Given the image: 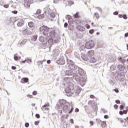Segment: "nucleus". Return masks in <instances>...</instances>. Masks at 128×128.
<instances>
[{"mask_svg":"<svg viewBox=\"0 0 128 128\" xmlns=\"http://www.w3.org/2000/svg\"><path fill=\"white\" fill-rule=\"evenodd\" d=\"M73 80L80 84L81 86H84L86 82V76L79 75L78 72H76L73 74Z\"/></svg>","mask_w":128,"mask_h":128,"instance_id":"1","label":"nucleus"},{"mask_svg":"<svg viewBox=\"0 0 128 128\" xmlns=\"http://www.w3.org/2000/svg\"><path fill=\"white\" fill-rule=\"evenodd\" d=\"M59 104L62 106H63L62 110L64 112H68L70 108H68V104L66 100H59Z\"/></svg>","mask_w":128,"mask_h":128,"instance_id":"2","label":"nucleus"},{"mask_svg":"<svg viewBox=\"0 0 128 128\" xmlns=\"http://www.w3.org/2000/svg\"><path fill=\"white\" fill-rule=\"evenodd\" d=\"M67 64L69 68L72 70H76L78 68V66L76 65L74 62L70 60L67 59Z\"/></svg>","mask_w":128,"mask_h":128,"instance_id":"3","label":"nucleus"},{"mask_svg":"<svg viewBox=\"0 0 128 128\" xmlns=\"http://www.w3.org/2000/svg\"><path fill=\"white\" fill-rule=\"evenodd\" d=\"M48 30H50V28L46 26H43L40 28V34H43V36H48Z\"/></svg>","mask_w":128,"mask_h":128,"instance_id":"4","label":"nucleus"},{"mask_svg":"<svg viewBox=\"0 0 128 128\" xmlns=\"http://www.w3.org/2000/svg\"><path fill=\"white\" fill-rule=\"evenodd\" d=\"M126 76V73L124 72H120L118 74L115 76V80H116L120 82H122L124 80V76Z\"/></svg>","mask_w":128,"mask_h":128,"instance_id":"5","label":"nucleus"},{"mask_svg":"<svg viewBox=\"0 0 128 128\" xmlns=\"http://www.w3.org/2000/svg\"><path fill=\"white\" fill-rule=\"evenodd\" d=\"M94 42L92 40H90L85 44V48L87 50L94 48Z\"/></svg>","mask_w":128,"mask_h":128,"instance_id":"6","label":"nucleus"},{"mask_svg":"<svg viewBox=\"0 0 128 128\" xmlns=\"http://www.w3.org/2000/svg\"><path fill=\"white\" fill-rule=\"evenodd\" d=\"M64 82H66L68 84V87L71 90H73L74 88V85L72 82H70V78H65L64 79Z\"/></svg>","mask_w":128,"mask_h":128,"instance_id":"7","label":"nucleus"},{"mask_svg":"<svg viewBox=\"0 0 128 128\" xmlns=\"http://www.w3.org/2000/svg\"><path fill=\"white\" fill-rule=\"evenodd\" d=\"M38 40L40 42H44V46H48V38L46 36H44L42 35L38 38Z\"/></svg>","mask_w":128,"mask_h":128,"instance_id":"8","label":"nucleus"},{"mask_svg":"<svg viewBox=\"0 0 128 128\" xmlns=\"http://www.w3.org/2000/svg\"><path fill=\"white\" fill-rule=\"evenodd\" d=\"M118 68L120 72H124L125 74H126V72H128V68L124 65L118 64Z\"/></svg>","mask_w":128,"mask_h":128,"instance_id":"9","label":"nucleus"},{"mask_svg":"<svg viewBox=\"0 0 128 128\" xmlns=\"http://www.w3.org/2000/svg\"><path fill=\"white\" fill-rule=\"evenodd\" d=\"M88 104H90L92 108L94 110H96V108H98V104H96V101L94 100H89Z\"/></svg>","mask_w":128,"mask_h":128,"instance_id":"10","label":"nucleus"},{"mask_svg":"<svg viewBox=\"0 0 128 128\" xmlns=\"http://www.w3.org/2000/svg\"><path fill=\"white\" fill-rule=\"evenodd\" d=\"M77 70H76V72H77L79 76L84 77V70L80 67H78Z\"/></svg>","mask_w":128,"mask_h":128,"instance_id":"11","label":"nucleus"},{"mask_svg":"<svg viewBox=\"0 0 128 128\" xmlns=\"http://www.w3.org/2000/svg\"><path fill=\"white\" fill-rule=\"evenodd\" d=\"M56 64L60 66H64L66 64V60L64 58H60L59 60L56 61Z\"/></svg>","mask_w":128,"mask_h":128,"instance_id":"12","label":"nucleus"},{"mask_svg":"<svg viewBox=\"0 0 128 128\" xmlns=\"http://www.w3.org/2000/svg\"><path fill=\"white\" fill-rule=\"evenodd\" d=\"M58 54H60V50L58 48L54 49L52 52V56L56 58V56H58Z\"/></svg>","mask_w":128,"mask_h":128,"instance_id":"13","label":"nucleus"},{"mask_svg":"<svg viewBox=\"0 0 128 128\" xmlns=\"http://www.w3.org/2000/svg\"><path fill=\"white\" fill-rule=\"evenodd\" d=\"M44 14H45L46 16H49L52 12V10L48 8H44Z\"/></svg>","mask_w":128,"mask_h":128,"instance_id":"14","label":"nucleus"},{"mask_svg":"<svg viewBox=\"0 0 128 128\" xmlns=\"http://www.w3.org/2000/svg\"><path fill=\"white\" fill-rule=\"evenodd\" d=\"M47 42L48 44H49V48H52V45L54 44V39L50 38L48 40H47Z\"/></svg>","mask_w":128,"mask_h":128,"instance_id":"15","label":"nucleus"},{"mask_svg":"<svg viewBox=\"0 0 128 128\" xmlns=\"http://www.w3.org/2000/svg\"><path fill=\"white\" fill-rule=\"evenodd\" d=\"M65 74L66 76H74V73L72 70H66L65 72Z\"/></svg>","mask_w":128,"mask_h":128,"instance_id":"16","label":"nucleus"},{"mask_svg":"<svg viewBox=\"0 0 128 128\" xmlns=\"http://www.w3.org/2000/svg\"><path fill=\"white\" fill-rule=\"evenodd\" d=\"M24 24V20H18V22L17 24L18 26H22Z\"/></svg>","mask_w":128,"mask_h":128,"instance_id":"17","label":"nucleus"},{"mask_svg":"<svg viewBox=\"0 0 128 128\" xmlns=\"http://www.w3.org/2000/svg\"><path fill=\"white\" fill-rule=\"evenodd\" d=\"M60 36H56L54 40V44H58L60 42Z\"/></svg>","mask_w":128,"mask_h":128,"instance_id":"18","label":"nucleus"},{"mask_svg":"<svg viewBox=\"0 0 128 128\" xmlns=\"http://www.w3.org/2000/svg\"><path fill=\"white\" fill-rule=\"evenodd\" d=\"M76 29L78 30H80V32H84V30H86L84 27L82 26H77Z\"/></svg>","mask_w":128,"mask_h":128,"instance_id":"19","label":"nucleus"},{"mask_svg":"<svg viewBox=\"0 0 128 128\" xmlns=\"http://www.w3.org/2000/svg\"><path fill=\"white\" fill-rule=\"evenodd\" d=\"M94 50H90L88 52V57L89 58L91 56H94Z\"/></svg>","mask_w":128,"mask_h":128,"instance_id":"20","label":"nucleus"},{"mask_svg":"<svg viewBox=\"0 0 128 128\" xmlns=\"http://www.w3.org/2000/svg\"><path fill=\"white\" fill-rule=\"evenodd\" d=\"M21 82L22 84H26V82H28V78H24L21 80Z\"/></svg>","mask_w":128,"mask_h":128,"instance_id":"21","label":"nucleus"},{"mask_svg":"<svg viewBox=\"0 0 128 128\" xmlns=\"http://www.w3.org/2000/svg\"><path fill=\"white\" fill-rule=\"evenodd\" d=\"M56 34V31L52 30V31L50 32V38H55Z\"/></svg>","mask_w":128,"mask_h":128,"instance_id":"22","label":"nucleus"},{"mask_svg":"<svg viewBox=\"0 0 128 128\" xmlns=\"http://www.w3.org/2000/svg\"><path fill=\"white\" fill-rule=\"evenodd\" d=\"M24 34H28V36H30L32 32V31L28 30H24Z\"/></svg>","mask_w":128,"mask_h":128,"instance_id":"23","label":"nucleus"},{"mask_svg":"<svg viewBox=\"0 0 128 128\" xmlns=\"http://www.w3.org/2000/svg\"><path fill=\"white\" fill-rule=\"evenodd\" d=\"M24 5L27 6V8H30V0H24Z\"/></svg>","mask_w":128,"mask_h":128,"instance_id":"24","label":"nucleus"},{"mask_svg":"<svg viewBox=\"0 0 128 128\" xmlns=\"http://www.w3.org/2000/svg\"><path fill=\"white\" fill-rule=\"evenodd\" d=\"M14 60L18 61V60H20L21 57L18 56V54H14Z\"/></svg>","mask_w":128,"mask_h":128,"instance_id":"25","label":"nucleus"},{"mask_svg":"<svg viewBox=\"0 0 128 128\" xmlns=\"http://www.w3.org/2000/svg\"><path fill=\"white\" fill-rule=\"evenodd\" d=\"M46 62V60H43L42 62L38 61V66H40V68H42V66H42V62Z\"/></svg>","mask_w":128,"mask_h":128,"instance_id":"26","label":"nucleus"},{"mask_svg":"<svg viewBox=\"0 0 128 128\" xmlns=\"http://www.w3.org/2000/svg\"><path fill=\"white\" fill-rule=\"evenodd\" d=\"M118 60L119 62H120L122 64H124L126 62V60L122 59V56H120L118 58Z\"/></svg>","mask_w":128,"mask_h":128,"instance_id":"27","label":"nucleus"},{"mask_svg":"<svg viewBox=\"0 0 128 128\" xmlns=\"http://www.w3.org/2000/svg\"><path fill=\"white\" fill-rule=\"evenodd\" d=\"M82 58L83 60H84V62H86L87 60H90V58L86 56V55L82 56Z\"/></svg>","mask_w":128,"mask_h":128,"instance_id":"28","label":"nucleus"},{"mask_svg":"<svg viewBox=\"0 0 128 128\" xmlns=\"http://www.w3.org/2000/svg\"><path fill=\"white\" fill-rule=\"evenodd\" d=\"M38 40V35H34L32 37L31 40L32 42H36Z\"/></svg>","mask_w":128,"mask_h":128,"instance_id":"29","label":"nucleus"},{"mask_svg":"<svg viewBox=\"0 0 128 128\" xmlns=\"http://www.w3.org/2000/svg\"><path fill=\"white\" fill-rule=\"evenodd\" d=\"M28 26L29 28H34V22H28Z\"/></svg>","mask_w":128,"mask_h":128,"instance_id":"30","label":"nucleus"},{"mask_svg":"<svg viewBox=\"0 0 128 128\" xmlns=\"http://www.w3.org/2000/svg\"><path fill=\"white\" fill-rule=\"evenodd\" d=\"M90 62L94 64L95 62H96V59L94 58H90Z\"/></svg>","mask_w":128,"mask_h":128,"instance_id":"31","label":"nucleus"},{"mask_svg":"<svg viewBox=\"0 0 128 128\" xmlns=\"http://www.w3.org/2000/svg\"><path fill=\"white\" fill-rule=\"evenodd\" d=\"M49 16L52 18H56V13H54V12H52L50 13Z\"/></svg>","mask_w":128,"mask_h":128,"instance_id":"32","label":"nucleus"},{"mask_svg":"<svg viewBox=\"0 0 128 128\" xmlns=\"http://www.w3.org/2000/svg\"><path fill=\"white\" fill-rule=\"evenodd\" d=\"M26 62L29 64H32V58H26Z\"/></svg>","mask_w":128,"mask_h":128,"instance_id":"33","label":"nucleus"},{"mask_svg":"<svg viewBox=\"0 0 128 128\" xmlns=\"http://www.w3.org/2000/svg\"><path fill=\"white\" fill-rule=\"evenodd\" d=\"M121 106H120V110H122L124 108V106H126V104L124 102L120 103Z\"/></svg>","mask_w":128,"mask_h":128,"instance_id":"34","label":"nucleus"},{"mask_svg":"<svg viewBox=\"0 0 128 128\" xmlns=\"http://www.w3.org/2000/svg\"><path fill=\"white\" fill-rule=\"evenodd\" d=\"M101 126L102 128H106V121L102 122Z\"/></svg>","mask_w":128,"mask_h":128,"instance_id":"35","label":"nucleus"},{"mask_svg":"<svg viewBox=\"0 0 128 128\" xmlns=\"http://www.w3.org/2000/svg\"><path fill=\"white\" fill-rule=\"evenodd\" d=\"M74 22L76 24H82V20L80 19H77L74 20Z\"/></svg>","mask_w":128,"mask_h":128,"instance_id":"36","label":"nucleus"},{"mask_svg":"<svg viewBox=\"0 0 128 128\" xmlns=\"http://www.w3.org/2000/svg\"><path fill=\"white\" fill-rule=\"evenodd\" d=\"M74 94V92H72V90L69 91L68 93H66V96H72Z\"/></svg>","mask_w":128,"mask_h":128,"instance_id":"37","label":"nucleus"},{"mask_svg":"<svg viewBox=\"0 0 128 128\" xmlns=\"http://www.w3.org/2000/svg\"><path fill=\"white\" fill-rule=\"evenodd\" d=\"M74 18H80V16H78V12H77L74 15Z\"/></svg>","mask_w":128,"mask_h":128,"instance_id":"38","label":"nucleus"},{"mask_svg":"<svg viewBox=\"0 0 128 128\" xmlns=\"http://www.w3.org/2000/svg\"><path fill=\"white\" fill-rule=\"evenodd\" d=\"M38 18L40 19V18H44V14H41L40 15H38L37 16Z\"/></svg>","mask_w":128,"mask_h":128,"instance_id":"39","label":"nucleus"},{"mask_svg":"<svg viewBox=\"0 0 128 128\" xmlns=\"http://www.w3.org/2000/svg\"><path fill=\"white\" fill-rule=\"evenodd\" d=\"M44 112L45 114H48V112H50V108H45L44 110Z\"/></svg>","mask_w":128,"mask_h":128,"instance_id":"40","label":"nucleus"},{"mask_svg":"<svg viewBox=\"0 0 128 128\" xmlns=\"http://www.w3.org/2000/svg\"><path fill=\"white\" fill-rule=\"evenodd\" d=\"M42 14V10H40V9H38L36 11V13L34 14Z\"/></svg>","mask_w":128,"mask_h":128,"instance_id":"41","label":"nucleus"},{"mask_svg":"<svg viewBox=\"0 0 128 128\" xmlns=\"http://www.w3.org/2000/svg\"><path fill=\"white\" fill-rule=\"evenodd\" d=\"M66 20H72V16L68 14L66 16Z\"/></svg>","mask_w":128,"mask_h":128,"instance_id":"42","label":"nucleus"},{"mask_svg":"<svg viewBox=\"0 0 128 128\" xmlns=\"http://www.w3.org/2000/svg\"><path fill=\"white\" fill-rule=\"evenodd\" d=\"M56 108L57 110H60V106L59 104H56Z\"/></svg>","mask_w":128,"mask_h":128,"instance_id":"43","label":"nucleus"},{"mask_svg":"<svg viewBox=\"0 0 128 128\" xmlns=\"http://www.w3.org/2000/svg\"><path fill=\"white\" fill-rule=\"evenodd\" d=\"M70 90H70L68 87H67V88L65 89V92H66V94H67V93H68V92H70Z\"/></svg>","mask_w":128,"mask_h":128,"instance_id":"44","label":"nucleus"},{"mask_svg":"<svg viewBox=\"0 0 128 128\" xmlns=\"http://www.w3.org/2000/svg\"><path fill=\"white\" fill-rule=\"evenodd\" d=\"M128 106H126V110H124L123 112L124 114H128Z\"/></svg>","mask_w":128,"mask_h":128,"instance_id":"45","label":"nucleus"},{"mask_svg":"<svg viewBox=\"0 0 128 128\" xmlns=\"http://www.w3.org/2000/svg\"><path fill=\"white\" fill-rule=\"evenodd\" d=\"M26 42H28V40H24L21 42L20 44H26Z\"/></svg>","mask_w":128,"mask_h":128,"instance_id":"46","label":"nucleus"},{"mask_svg":"<svg viewBox=\"0 0 128 128\" xmlns=\"http://www.w3.org/2000/svg\"><path fill=\"white\" fill-rule=\"evenodd\" d=\"M94 29H92L89 30V34H94Z\"/></svg>","mask_w":128,"mask_h":128,"instance_id":"47","label":"nucleus"},{"mask_svg":"<svg viewBox=\"0 0 128 128\" xmlns=\"http://www.w3.org/2000/svg\"><path fill=\"white\" fill-rule=\"evenodd\" d=\"M76 90L80 92H82V88L80 86H77Z\"/></svg>","mask_w":128,"mask_h":128,"instance_id":"48","label":"nucleus"},{"mask_svg":"<svg viewBox=\"0 0 128 128\" xmlns=\"http://www.w3.org/2000/svg\"><path fill=\"white\" fill-rule=\"evenodd\" d=\"M101 110L102 112H103L104 114H106V112H108V111L104 110V108H101Z\"/></svg>","mask_w":128,"mask_h":128,"instance_id":"49","label":"nucleus"},{"mask_svg":"<svg viewBox=\"0 0 128 128\" xmlns=\"http://www.w3.org/2000/svg\"><path fill=\"white\" fill-rule=\"evenodd\" d=\"M74 112V107H72L71 109L70 110V111L68 112L69 114H72Z\"/></svg>","mask_w":128,"mask_h":128,"instance_id":"50","label":"nucleus"},{"mask_svg":"<svg viewBox=\"0 0 128 128\" xmlns=\"http://www.w3.org/2000/svg\"><path fill=\"white\" fill-rule=\"evenodd\" d=\"M80 94V92L78 91V90H76V92H75V94H76V96H78V94Z\"/></svg>","mask_w":128,"mask_h":128,"instance_id":"51","label":"nucleus"},{"mask_svg":"<svg viewBox=\"0 0 128 128\" xmlns=\"http://www.w3.org/2000/svg\"><path fill=\"white\" fill-rule=\"evenodd\" d=\"M122 18L124 20H127L128 19V16L126 14H123Z\"/></svg>","mask_w":128,"mask_h":128,"instance_id":"52","label":"nucleus"},{"mask_svg":"<svg viewBox=\"0 0 128 128\" xmlns=\"http://www.w3.org/2000/svg\"><path fill=\"white\" fill-rule=\"evenodd\" d=\"M32 94L33 96H36L38 94V92L34 90Z\"/></svg>","mask_w":128,"mask_h":128,"instance_id":"53","label":"nucleus"},{"mask_svg":"<svg viewBox=\"0 0 128 128\" xmlns=\"http://www.w3.org/2000/svg\"><path fill=\"white\" fill-rule=\"evenodd\" d=\"M12 13L14 14H18V10L12 11Z\"/></svg>","mask_w":128,"mask_h":128,"instance_id":"54","label":"nucleus"},{"mask_svg":"<svg viewBox=\"0 0 128 128\" xmlns=\"http://www.w3.org/2000/svg\"><path fill=\"white\" fill-rule=\"evenodd\" d=\"M35 116L36 118H40V116L38 114H36Z\"/></svg>","mask_w":128,"mask_h":128,"instance_id":"55","label":"nucleus"},{"mask_svg":"<svg viewBox=\"0 0 128 128\" xmlns=\"http://www.w3.org/2000/svg\"><path fill=\"white\" fill-rule=\"evenodd\" d=\"M24 126L26 128H28L30 126V124L28 122H26Z\"/></svg>","mask_w":128,"mask_h":128,"instance_id":"56","label":"nucleus"},{"mask_svg":"<svg viewBox=\"0 0 128 128\" xmlns=\"http://www.w3.org/2000/svg\"><path fill=\"white\" fill-rule=\"evenodd\" d=\"M115 102L118 104H120V101L119 100H116Z\"/></svg>","mask_w":128,"mask_h":128,"instance_id":"57","label":"nucleus"},{"mask_svg":"<svg viewBox=\"0 0 128 128\" xmlns=\"http://www.w3.org/2000/svg\"><path fill=\"white\" fill-rule=\"evenodd\" d=\"M68 30H74V26H70L68 28Z\"/></svg>","mask_w":128,"mask_h":128,"instance_id":"58","label":"nucleus"},{"mask_svg":"<svg viewBox=\"0 0 128 128\" xmlns=\"http://www.w3.org/2000/svg\"><path fill=\"white\" fill-rule=\"evenodd\" d=\"M114 90L116 94H118V92H120V91H118V88H115V89Z\"/></svg>","mask_w":128,"mask_h":128,"instance_id":"59","label":"nucleus"},{"mask_svg":"<svg viewBox=\"0 0 128 128\" xmlns=\"http://www.w3.org/2000/svg\"><path fill=\"white\" fill-rule=\"evenodd\" d=\"M118 120L121 122V124H122L124 122V120H122V118H118Z\"/></svg>","mask_w":128,"mask_h":128,"instance_id":"60","label":"nucleus"},{"mask_svg":"<svg viewBox=\"0 0 128 128\" xmlns=\"http://www.w3.org/2000/svg\"><path fill=\"white\" fill-rule=\"evenodd\" d=\"M119 114L120 115V116H122L123 114H124V111H122V110H120L119 112Z\"/></svg>","mask_w":128,"mask_h":128,"instance_id":"61","label":"nucleus"},{"mask_svg":"<svg viewBox=\"0 0 128 128\" xmlns=\"http://www.w3.org/2000/svg\"><path fill=\"white\" fill-rule=\"evenodd\" d=\"M38 124H40V122L38 120V121H35L34 122V124L35 126H38Z\"/></svg>","mask_w":128,"mask_h":128,"instance_id":"62","label":"nucleus"},{"mask_svg":"<svg viewBox=\"0 0 128 128\" xmlns=\"http://www.w3.org/2000/svg\"><path fill=\"white\" fill-rule=\"evenodd\" d=\"M60 0H54V4H58Z\"/></svg>","mask_w":128,"mask_h":128,"instance_id":"63","label":"nucleus"},{"mask_svg":"<svg viewBox=\"0 0 128 128\" xmlns=\"http://www.w3.org/2000/svg\"><path fill=\"white\" fill-rule=\"evenodd\" d=\"M68 3L69 4H70V5L74 4V2H72V1H68Z\"/></svg>","mask_w":128,"mask_h":128,"instance_id":"64","label":"nucleus"}]
</instances>
